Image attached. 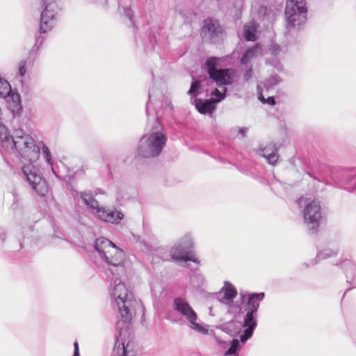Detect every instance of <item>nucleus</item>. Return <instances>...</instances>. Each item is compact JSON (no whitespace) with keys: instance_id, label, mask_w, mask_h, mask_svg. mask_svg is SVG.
Listing matches in <instances>:
<instances>
[{"instance_id":"obj_1","label":"nucleus","mask_w":356,"mask_h":356,"mask_svg":"<svg viewBox=\"0 0 356 356\" xmlns=\"http://www.w3.org/2000/svg\"><path fill=\"white\" fill-rule=\"evenodd\" d=\"M19 154L30 162L29 164L24 165L22 168L24 178L38 195L45 197L49 191L48 185L45 179L42 178L40 170L31 163L40 156V145L33 140L31 144L26 145Z\"/></svg>"},{"instance_id":"obj_2","label":"nucleus","mask_w":356,"mask_h":356,"mask_svg":"<svg viewBox=\"0 0 356 356\" xmlns=\"http://www.w3.org/2000/svg\"><path fill=\"white\" fill-rule=\"evenodd\" d=\"M125 271L123 273V274ZM116 273L113 275V287L110 293L114 300L113 307H116L120 314L121 319L124 323H129L133 316L136 314L137 307L140 306V303L134 298L133 294L122 283Z\"/></svg>"},{"instance_id":"obj_3","label":"nucleus","mask_w":356,"mask_h":356,"mask_svg":"<svg viewBox=\"0 0 356 356\" xmlns=\"http://www.w3.org/2000/svg\"><path fill=\"white\" fill-rule=\"evenodd\" d=\"M94 248L100 258L109 266L108 270L112 275L115 272L118 275L124 272L125 254L112 241L106 238L99 237L95 240Z\"/></svg>"},{"instance_id":"obj_4","label":"nucleus","mask_w":356,"mask_h":356,"mask_svg":"<svg viewBox=\"0 0 356 356\" xmlns=\"http://www.w3.org/2000/svg\"><path fill=\"white\" fill-rule=\"evenodd\" d=\"M300 207H303L304 222L310 234H316L320 226L321 207L320 202L307 197H300L297 200Z\"/></svg>"},{"instance_id":"obj_5","label":"nucleus","mask_w":356,"mask_h":356,"mask_svg":"<svg viewBox=\"0 0 356 356\" xmlns=\"http://www.w3.org/2000/svg\"><path fill=\"white\" fill-rule=\"evenodd\" d=\"M167 141L162 132L153 131L143 136L139 142L137 154L143 158H154L160 154Z\"/></svg>"},{"instance_id":"obj_6","label":"nucleus","mask_w":356,"mask_h":356,"mask_svg":"<svg viewBox=\"0 0 356 356\" xmlns=\"http://www.w3.org/2000/svg\"><path fill=\"white\" fill-rule=\"evenodd\" d=\"M307 8L305 0H288L285 9L286 28L298 30L307 21Z\"/></svg>"},{"instance_id":"obj_7","label":"nucleus","mask_w":356,"mask_h":356,"mask_svg":"<svg viewBox=\"0 0 356 356\" xmlns=\"http://www.w3.org/2000/svg\"><path fill=\"white\" fill-rule=\"evenodd\" d=\"M172 308L184 318L191 329L202 334H208V330L197 322V314L186 299L180 297L175 298Z\"/></svg>"},{"instance_id":"obj_8","label":"nucleus","mask_w":356,"mask_h":356,"mask_svg":"<svg viewBox=\"0 0 356 356\" xmlns=\"http://www.w3.org/2000/svg\"><path fill=\"white\" fill-rule=\"evenodd\" d=\"M218 58H209L205 63V67L209 77L213 80L218 86L230 85L234 82L236 72L232 69H216Z\"/></svg>"},{"instance_id":"obj_9","label":"nucleus","mask_w":356,"mask_h":356,"mask_svg":"<svg viewBox=\"0 0 356 356\" xmlns=\"http://www.w3.org/2000/svg\"><path fill=\"white\" fill-rule=\"evenodd\" d=\"M193 248V240L191 234H186L180 238L170 249V257L174 261H193L199 263V261L193 256L189 255Z\"/></svg>"},{"instance_id":"obj_10","label":"nucleus","mask_w":356,"mask_h":356,"mask_svg":"<svg viewBox=\"0 0 356 356\" xmlns=\"http://www.w3.org/2000/svg\"><path fill=\"white\" fill-rule=\"evenodd\" d=\"M60 9L55 1L47 3L41 13L40 33H45L51 30L55 24Z\"/></svg>"},{"instance_id":"obj_11","label":"nucleus","mask_w":356,"mask_h":356,"mask_svg":"<svg viewBox=\"0 0 356 356\" xmlns=\"http://www.w3.org/2000/svg\"><path fill=\"white\" fill-rule=\"evenodd\" d=\"M223 30L217 19L208 18L204 21L201 35L205 41L219 42L222 38Z\"/></svg>"},{"instance_id":"obj_12","label":"nucleus","mask_w":356,"mask_h":356,"mask_svg":"<svg viewBox=\"0 0 356 356\" xmlns=\"http://www.w3.org/2000/svg\"><path fill=\"white\" fill-rule=\"evenodd\" d=\"M332 179L337 187L353 192L356 190V168L343 170Z\"/></svg>"},{"instance_id":"obj_13","label":"nucleus","mask_w":356,"mask_h":356,"mask_svg":"<svg viewBox=\"0 0 356 356\" xmlns=\"http://www.w3.org/2000/svg\"><path fill=\"white\" fill-rule=\"evenodd\" d=\"M33 142V139L30 136L25 134L22 130H17L14 136L8 139V143L6 144L7 149H16L19 154L26 148V145Z\"/></svg>"},{"instance_id":"obj_14","label":"nucleus","mask_w":356,"mask_h":356,"mask_svg":"<svg viewBox=\"0 0 356 356\" xmlns=\"http://www.w3.org/2000/svg\"><path fill=\"white\" fill-rule=\"evenodd\" d=\"M257 325V313L247 312L244 316L243 322L241 324V326L245 327V330L240 336L241 342L243 344L245 343L252 337Z\"/></svg>"},{"instance_id":"obj_15","label":"nucleus","mask_w":356,"mask_h":356,"mask_svg":"<svg viewBox=\"0 0 356 356\" xmlns=\"http://www.w3.org/2000/svg\"><path fill=\"white\" fill-rule=\"evenodd\" d=\"M96 215L99 220L115 225L120 224L124 218V214L122 211L104 207H99L97 209Z\"/></svg>"},{"instance_id":"obj_16","label":"nucleus","mask_w":356,"mask_h":356,"mask_svg":"<svg viewBox=\"0 0 356 356\" xmlns=\"http://www.w3.org/2000/svg\"><path fill=\"white\" fill-rule=\"evenodd\" d=\"M344 270V273L346 277V282L351 286L347 290H350L353 288L356 287V266L350 259H344L339 264H337Z\"/></svg>"},{"instance_id":"obj_17","label":"nucleus","mask_w":356,"mask_h":356,"mask_svg":"<svg viewBox=\"0 0 356 356\" xmlns=\"http://www.w3.org/2000/svg\"><path fill=\"white\" fill-rule=\"evenodd\" d=\"M237 295V291L234 285L228 281L224 282V286L218 293V300L226 305H230Z\"/></svg>"},{"instance_id":"obj_18","label":"nucleus","mask_w":356,"mask_h":356,"mask_svg":"<svg viewBox=\"0 0 356 356\" xmlns=\"http://www.w3.org/2000/svg\"><path fill=\"white\" fill-rule=\"evenodd\" d=\"M277 148L274 143H270L265 147L261 146L257 152L266 159L268 163L275 165L278 159Z\"/></svg>"},{"instance_id":"obj_19","label":"nucleus","mask_w":356,"mask_h":356,"mask_svg":"<svg viewBox=\"0 0 356 356\" xmlns=\"http://www.w3.org/2000/svg\"><path fill=\"white\" fill-rule=\"evenodd\" d=\"M194 102L195 108L202 114L212 113L216 109V103L214 102V98L205 100L197 98L194 100Z\"/></svg>"},{"instance_id":"obj_20","label":"nucleus","mask_w":356,"mask_h":356,"mask_svg":"<svg viewBox=\"0 0 356 356\" xmlns=\"http://www.w3.org/2000/svg\"><path fill=\"white\" fill-rule=\"evenodd\" d=\"M264 297L265 293L263 292L249 294L246 302L247 312L257 313L260 302L264 300Z\"/></svg>"},{"instance_id":"obj_21","label":"nucleus","mask_w":356,"mask_h":356,"mask_svg":"<svg viewBox=\"0 0 356 356\" xmlns=\"http://www.w3.org/2000/svg\"><path fill=\"white\" fill-rule=\"evenodd\" d=\"M131 1L132 0H120L118 2L119 13L120 15L127 18L132 26H134L133 11L130 7Z\"/></svg>"},{"instance_id":"obj_22","label":"nucleus","mask_w":356,"mask_h":356,"mask_svg":"<svg viewBox=\"0 0 356 356\" xmlns=\"http://www.w3.org/2000/svg\"><path fill=\"white\" fill-rule=\"evenodd\" d=\"M269 51L271 55L273 56V58H268L267 63L273 66L275 69L277 70V71H282L283 70L282 65L277 58V56L280 52V47L276 43H272L269 48Z\"/></svg>"},{"instance_id":"obj_23","label":"nucleus","mask_w":356,"mask_h":356,"mask_svg":"<svg viewBox=\"0 0 356 356\" xmlns=\"http://www.w3.org/2000/svg\"><path fill=\"white\" fill-rule=\"evenodd\" d=\"M116 341L113 348V352L111 356H134V352L129 350V343L125 346L124 342H120L117 337H115Z\"/></svg>"},{"instance_id":"obj_24","label":"nucleus","mask_w":356,"mask_h":356,"mask_svg":"<svg viewBox=\"0 0 356 356\" xmlns=\"http://www.w3.org/2000/svg\"><path fill=\"white\" fill-rule=\"evenodd\" d=\"M222 330L232 337L238 335L241 332V323L237 321L232 320L222 325Z\"/></svg>"},{"instance_id":"obj_25","label":"nucleus","mask_w":356,"mask_h":356,"mask_svg":"<svg viewBox=\"0 0 356 356\" xmlns=\"http://www.w3.org/2000/svg\"><path fill=\"white\" fill-rule=\"evenodd\" d=\"M79 194L83 202L90 209L97 211L99 208V202L93 197L90 191L80 192Z\"/></svg>"},{"instance_id":"obj_26","label":"nucleus","mask_w":356,"mask_h":356,"mask_svg":"<svg viewBox=\"0 0 356 356\" xmlns=\"http://www.w3.org/2000/svg\"><path fill=\"white\" fill-rule=\"evenodd\" d=\"M258 53V47L257 46L251 47L246 50L243 54L240 63L243 66H252L251 60L257 56Z\"/></svg>"},{"instance_id":"obj_27","label":"nucleus","mask_w":356,"mask_h":356,"mask_svg":"<svg viewBox=\"0 0 356 356\" xmlns=\"http://www.w3.org/2000/svg\"><path fill=\"white\" fill-rule=\"evenodd\" d=\"M241 340L234 339L229 343V348L224 353V356H238V352L241 349Z\"/></svg>"},{"instance_id":"obj_28","label":"nucleus","mask_w":356,"mask_h":356,"mask_svg":"<svg viewBox=\"0 0 356 356\" xmlns=\"http://www.w3.org/2000/svg\"><path fill=\"white\" fill-rule=\"evenodd\" d=\"M282 78L277 75L273 74L268 79H266L263 83V86L268 92L271 90H274L275 86L282 82Z\"/></svg>"},{"instance_id":"obj_29","label":"nucleus","mask_w":356,"mask_h":356,"mask_svg":"<svg viewBox=\"0 0 356 356\" xmlns=\"http://www.w3.org/2000/svg\"><path fill=\"white\" fill-rule=\"evenodd\" d=\"M337 254V250H333L329 248H323V250H318L316 257L315 259V262H314L312 264H316L318 261H320L323 259H326L328 258H330L333 256H335Z\"/></svg>"},{"instance_id":"obj_30","label":"nucleus","mask_w":356,"mask_h":356,"mask_svg":"<svg viewBox=\"0 0 356 356\" xmlns=\"http://www.w3.org/2000/svg\"><path fill=\"white\" fill-rule=\"evenodd\" d=\"M38 145H40V149H42L43 156H44V159L46 160L47 164L51 168L53 173L56 176H57V175L54 169V167H53V161L51 159V152H50L48 147L42 141H38Z\"/></svg>"},{"instance_id":"obj_31","label":"nucleus","mask_w":356,"mask_h":356,"mask_svg":"<svg viewBox=\"0 0 356 356\" xmlns=\"http://www.w3.org/2000/svg\"><path fill=\"white\" fill-rule=\"evenodd\" d=\"M38 145H40V149H42L43 156H44V159L46 160L47 164L51 168L53 173L56 176H57V175L54 169V167H53V161L51 159V152H50L48 147L42 141H38Z\"/></svg>"},{"instance_id":"obj_32","label":"nucleus","mask_w":356,"mask_h":356,"mask_svg":"<svg viewBox=\"0 0 356 356\" xmlns=\"http://www.w3.org/2000/svg\"><path fill=\"white\" fill-rule=\"evenodd\" d=\"M11 92L10 83L6 81L0 79V97L6 98Z\"/></svg>"},{"instance_id":"obj_33","label":"nucleus","mask_w":356,"mask_h":356,"mask_svg":"<svg viewBox=\"0 0 356 356\" xmlns=\"http://www.w3.org/2000/svg\"><path fill=\"white\" fill-rule=\"evenodd\" d=\"M243 36L247 41H254L256 40L255 28L252 26H245Z\"/></svg>"},{"instance_id":"obj_34","label":"nucleus","mask_w":356,"mask_h":356,"mask_svg":"<svg viewBox=\"0 0 356 356\" xmlns=\"http://www.w3.org/2000/svg\"><path fill=\"white\" fill-rule=\"evenodd\" d=\"M11 136L9 134L7 128L0 124V140L2 145L6 147V144L8 143V139L11 138Z\"/></svg>"},{"instance_id":"obj_35","label":"nucleus","mask_w":356,"mask_h":356,"mask_svg":"<svg viewBox=\"0 0 356 356\" xmlns=\"http://www.w3.org/2000/svg\"><path fill=\"white\" fill-rule=\"evenodd\" d=\"M201 87L202 86L200 81L196 80L192 81L191 88L188 91V94L191 97H197L200 94Z\"/></svg>"},{"instance_id":"obj_36","label":"nucleus","mask_w":356,"mask_h":356,"mask_svg":"<svg viewBox=\"0 0 356 356\" xmlns=\"http://www.w3.org/2000/svg\"><path fill=\"white\" fill-rule=\"evenodd\" d=\"M44 40V37L42 36L41 35L36 37L35 44L30 51L31 56H35L37 55L38 51Z\"/></svg>"},{"instance_id":"obj_37","label":"nucleus","mask_w":356,"mask_h":356,"mask_svg":"<svg viewBox=\"0 0 356 356\" xmlns=\"http://www.w3.org/2000/svg\"><path fill=\"white\" fill-rule=\"evenodd\" d=\"M227 92V88L225 87L223 88L222 92H220L218 88H215L211 92V95L215 96L216 98H214V102L217 104L224 99L225 97V94Z\"/></svg>"},{"instance_id":"obj_38","label":"nucleus","mask_w":356,"mask_h":356,"mask_svg":"<svg viewBox=\"0 0 356 356\" xmlns=\"http://www.w3.org/2000/svg\"><path fill=\"white\" fill-rule=\"evenodd\" d=\"M261 90V86L258 85L257 90H258L259 100L264 103H267L270 105H275V97L273 96H270V97H268L267 99H265L264 97L262 95Z\"/></svg>"},{"instance_id":"obj_39","label":"nucleus","mask_w":356,"mask_h":356,"mask_svg":"<svg viewBox=\"0 0 356 356\" xmlns=\"http://www.w3.org/2000/svg\"><path fill=\"white\" fill-rule=\"evenodd\" d=\"M28 65L27 60H22L18 64V75L23 78L26 73V67Z\"/></svg>"},{"instance_id":"obj_40","label":"nucleus","mask_w":356,"mask_h":356,"mask_svg":"<svg viewBox=\"0 0 356 356\" xmlns=\"http://www.w3.org/2000/svg\"><path fill=\"white\" fill-rule=\"evenodd\" d=\"M245 73L243 74V79L245 81H248L252 76V66H244Z\"/></svg>"},{"instance_id":"obj_41","label":"nucleus","mask_w":356,"mask_h":356,"mask_svg":"<svg viewBox=\"0 0 356 356\" xmlns=\"http://www.w3.org/2000/svg\"><path fill=\"white\" fill-rule=\"evenodd\" d=\"M215 341L216 343L219 345V346L222 348L225 349L228 347L229 343L227 341H223L221 339H220L218 337L215 336L214 337Z\"/></svg>"},{"instance_id":"obj_42","label":"nucleus","mask_w":356,"mask_h":356,"mask_svg":"<svg viewBox=\"0 0 356 356\" xmlns=\"http://www.w3.org/2000/svg\"><path fill=\"white\" fill-rule=\"evenodd\" d=\"M74 354L73 356H80L79 343L77 341L74 343Z\"/></svg>"},{"instance_id":"obj_43","label":"nucleus","mask_w":356,"mask_h":356,"mask_svg":"<svg viewBox=\"0 0 356 356\" xmlns=\"http://www.w3.org/2000/svg\"><path fill=\"white\" fill-rule=\"evenodd\" d=\"M92 3H96L103 7H106L107 6V0H97V1H91Z\"/></svg>"},{"instance_id":"obj_44","label":"nucleus","mask_w":356,"mask_h":356,"mask_svg":"<svg viewBox=\"0 0 356 356\" xmlns=\"http://www.w3.org/2000/svg\"><path fill=\"white\" fill-rule=\"evenodd\" d=\"M248 128H246V127H242V128H240V129H239V130H238V133H239L240 134H241V135H242V136L245 137V135H246V134H247V132H248Z\"/></svg>"},{"instance_id":"obj_45","label":"nucleus","mask_w":356,"mask_h":356,"mask_svg":"<svg viewBox=\"0 0 356 356\" xmlns=\"http://www.w3.org/2000/svg\"><path fill=\"white\" fill-rule=\"evenodd\" d=\"M0 239L3 242L6 239V234L4 232L0 233Z\"/></svg>"},{"instance_id":"obj_46","label":"nucleus","mask_w":356,"mask_h":356,"mask_svg":"<svg viewBox=\"0 0 356 356\" xmlns=\"http://www.w3.org/2000/svg\"><path fill=\"white\" fill-rule=\"evenodd\" d=\"M146 114L147 116H149V102H147V105H146Z\"/></svg>"},{"instance_id":"obj_47","label":"nucleus","mask_w":356,"mask_h":356,"mask_svg":"<svg viewBox=\"0 0 356 356\" xmlns=\"http://www.w3.org/2000/svg\"><path fill=\"white\" fill-rule=\"evenodd\" d=\"M168 106H169V107L170 108L171 110H173V108H173V105H172V104L171 102H169Z\"/></svg>"},{"instance_id":"obj_48","label":"nucleus","mask_w":356,"mask_h":356,"mask_svg":"<svg viewBox=\"0 0 356 356\" xmlns=\"http://www.w3.org/2000/svg\"><path fill=\"white\" fill-rule=\"evenodd\" d=\"M42 3V5H44L47 2V0H40Z\"/></svg>"},{"instance_id":"obj_49","label":"nucleus","mask_w":356,"mask_h":356,"mask_svg":"<svg viewBox=\"0 0 356 356\" xmlns=\"http://www.w3.org/2000/svg\"><path fill=\"white\" fill-rule=\"evenodd\" d=\"M24 243H25V239H24L23 242L20 243L21 248H22V244H24Z\"/></svg>"},{"instance_id":"obj_50","label":"nucleus","mask_w":356,"mask_h":356,"mask_svg":"<svg viewBox=\"0 0 356 356\" xmlns=\"http://www.w3.org/2000/svg\"><path fill=\"white\" fill-rule=\"evenodd\" d=\"M151 96H152V94H151V92L149 91V101L150 100Z\"/></svg>"},{"instance_id":"obj_51","label":"nucleus","mask_w":356,"mask_h":356,"mask_svg":"<svg viewBox=\"0 0 356 356\" xmlns=\"http://www.w3.org/2000/svg\"><path fill=\"white\" fill-rule=\"evenodd\" d=\"M92 210H93V211H92V213H95V210H94V209H92Z\"/></svg>"}]
</instances>
